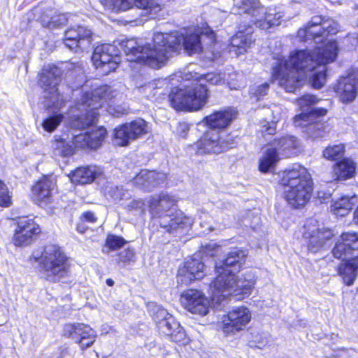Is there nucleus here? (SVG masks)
<instances>
[{"instance_id":"53","label":"nucleus","mask_w":358,"mask_h":358,"mask_svg":"<svg viewBox=\"0 0 358 358\" xmlns=\"http://www.w3.org/2000/svg\"><path fill=\"white\" fill-rule=\"evenodd\" d=\"M145 206L146 203L145 201L142 199H134L129 203L128 206L131 209L139 210L143 212L145 210Z\"/></svg>"},{"instance_id":"47","label":"nucleus","mask_w":358,"mask_h":358,"mask_svg":"<svg viewBox=\"0 0 358 358\" xmlns=\"http://www.w3.org/2000/svg\"><path fill=\"white\" fill-rule=\"evenodd\" d=\"M151 311L157 327L159 325L160 321L166 320L169 316H172L166 310L157 305H155Z\"/></svg>"},{"instance_id":"25","label":"nucleus","mask_w":358,"mask_h":358,"mask_svg":"<svg viewBox=\"0 0 358 358\" xmlns=\"http://www.w3.org/2000/svg\"><path fill=\"white\" fill-rule=\"evenodd\" d=\"M55 187V182L53 180L43 177L32 187V199L39 204L46 203L49 201Z\"/></svg>"},{"instance_id":"48","label":"nucleus","mask_w":358,"mask_h":358,"mask_svg":"<svg viewBox=\"0 0 358 358\" xmlns=\"http://www.w3.org/2000/svg\"><path fill=\"white\" fill-rule=\"evenodd\" d=\"M11 203V197L6 184L0 180V206L7 207Z\"/></svg>"},{"instance_id":"12","label":"nucleus","mask_w":358,"mask_h":358,"mask_svg":"<svg viewBox=\"0 0 358 358\" xmlns=\"http://www.w3.org/2000/svg\"><path fill=\"white\" fill-rule=\"evenodd\" d=\"M251 318L250 310L245 306H240L223 315L220 327L225 334H232L243 330Z\"/></svg>"},{"instance_id":"49","label":"nucleus","mask_w":358,"mask_h":358,"mask_svg":"<svg viewBox=\"0 0 358 358\" xmlns=\"http://www.w3.org/2000/svg\"><path fill=\"white\" fill-rule=\"evenodd\" d=\"M219 249L220 245L214 242H210L201 246L202 253L209 256L215 255L217 253Z\"/></svg>"},{"instance_id":"59","label":"nucleus","mask_w":358,"mask_h":358,"mask_svg":"<svg viewBox=\"0 0 358 358\" xmlns=\"http://www.w3.org/2000/svg\"><path fill=\"white\" fill-rule=\"evenodd\" d=\"M317 196L321 200V202H325L326 199H328L329 198L330 194L323 193L322 192H318Z\"/></svg>"},{"instance_id":"34","label":"nucleus","mask_w":358,"mask_h":358,"mask_svg":"<svg viewBox=\"0 0 358 358\" xmlns=\"http://www.w3.org/2000/svg\"><path fill=\"white\" fill-rule=\"evenodd\" d=\"M356 165L350 159H345L337 163L334 167V172L338 179L345 180L353 176L355 173Z\"/></svg>"},{"instance_id":"54","label":"nucleus","mask_w":358,"mask_h":358,"mask_svg":"<svg viewBox=\"0 0 358 358\" xmlns=\"http://www.w3.org/2000/svg\"><path fill=\"white\" fill-rule=\"evenodd\" d=\"M268 89V85L267 83H264L258 86L252 92V94L257 98V99H259L262 96L266 95Z\"/></svg>"},{"instance_id":"44","label":"nucleus","mask_w":358,"mask_h":358,"mask_svg":"<svg viewBox=\"0 0 358 358\" xmlns=\"http://www.w3.org/2000/svg\"><path fill=\"white\" fill-rule=\"evenodd\" d=\"M63 120L64 116L62 114L49 117L43 121V127L45 131L52 132L60 124Z\"/></svg>"},{"instance_id":"5","label":"nucleus","mask_w":358,"mask_h":358,"mask_svg":"<svg viewBox=\"0 0 358 358\" xmlns=\"http://www.w3.org/2000/svg\"><path fill=\"white\" fill-rule=\"evenodd\" d=\"M153 222L166 232L173 233L180 229L191 227L194 219L177 208L173 196L161 193L152 196L147 202Z\"/></svg>"},{"instance_id":"31","label":"nucleus","mask_w":358,"mask_h":358,"mask_svg":"<svg viewBox=\"0 0 358 358\" xmlns=\"http://www.w3.org/2000/svg\"><path fill=\"white\" fill-rule=\"evenodd\" d=\"M339 273L347 285H352L358 273V259L353 258L339 266Z\"/></svg>"},{"instance_id":"38","label":"nucleus","mask_w":358,"mask_h":358,"mask_svg":"<svg viewBox=\"0 0 358 358\" xmlns=\"http://www.w3.org/2000/svg\"><path fill=\"white\" fill-rule=\"evenodd\" d=\"M126 124L133 141L146 134L150 129L148 123L143 119H137Z\"/></svg>"},{"instance_id":"39","label":"nucleus","mask_w":358,"mask_h":358,"mask_svg":"<svg viewBox=\"0 0 358 358\" xmlns=\"http://www.w3.org/2000/svg\"><path fill=\"white\" fill-rule=\"evenodd\" d=\"M242 8L246 13L252 15L254 20H258L261 14L264 12L265 7L259 0H243Z\"/></svg>"},{"instance_id":"15","label":"nucleus","mask_w":358,"mask_h":358,"mask_svg":"<svg viewBox=\"0 0 358 358\" xmlns=\"http://www.w3.org/2000/svg\"><path fill=\"white\" fill-rule=\"evenodd\" d=\"M41 229L32 219L20 218L16 222L12 241L15 246L22 247L29 245L40 234Z\"/></svg>"},{"instance_id":"35","label":"nucleus","mask_w":358,"mask_h":358,"mask_svg":"<svg viewBox=\"0 0 358 358\" xmlns=\"http://www.w3.org/2000/svg\"><path fill=\"white\" fill-rule=\"evenodd\" d=\"M355 197L343 196L335 201L331 206V211L337 216H345L352 210Z\"/></svg>"},{"instance_id":"7","label":"nucleus","mask_w":358,"mask_h":358,"mask_svg":"<svg viewBox=\"0 0 358 358\" xmlns=\"http://www.w3.org/2000/svg\"><path fill=\"white\" fill-rule=\"evenodd\" d=\"M280 184L284 187V198L292 207L304 206L313 193V180L306 168L299 164L283 172Z\"/></svg>"},{"instance_id":"21","label":"nucleus","mask_w":358,"mask_h":358,"mask_svg":"<svg viewBox=\"0 0 358 358\" xmlns=\"http://www.w3.org/2000/svg\"><path fill=\"white\" fill-rule=\"evenodd\" d=\"M166 180V174L155 171L141 170L133 178L134 185L146 191H152L154 188L163 185Z\"/></svg>"},{"instance_id":"30","label":"nucleus","mask_w":358,"mask_h":358,"mask_svg":"<svg viewBox=\"0 0 358 358\" xmlns=\"http://www.w3.org/2000/svg\"><path fill=\"white\" fill-rule=\"evenodd\" d=\"M284 14L280 11H275L272 8H264V12L261 14L258 20H254L257 27L262 29H268L271 27L278 26L281 23V19Z\"/></svg>"},{"instance_id":"6","label":"nucleus","mask_w":358,"mask_h":358,"mask_svg":"<svg viewBox=\"0 0 358 358\" xmlns=\"http://www.w3.org/2000/svg\"><path fill=\"white\" fill-rule=\"evenodd\" d=\"M116 96V92L107 85L100 86L91 92H86L80 100L70 110V125L78 129H84L94 124L98 117L97 109L103 102Z\"/></svg>"},{"instance_id":"42","label":"nucleus","mask_w":358,"mask_h":358,"mask_svg":"<svg viewBox=\"0 0 358 358\" xmlns=\"http://www.w3.org/2000/svg\"><path fill=\"white\" fill-rule=\"evenodd\" d=\"M344 153V145L342 144L327 148L323 152L325 158L336 160L341 158Z\"/></svg>"},{"instance_id":"61","label":"nucleus","mask_w":358,"mask_h":358,"mask_svg":"<svg viewBox=\"0 0 358 358\" xmlns=\"http://www.w3.org/2000/svg\"><path fill=\"white\" fill-rule=\"evenodd\" d=\"M84 82V76L82 75L79 77V80L78 81V85H76L74 86H71V87L72 88V91L73 90V88L76 87L77 88L78 87L80 86Z\"/></svg>"},{"instance_id":"8","label":"nucleus","mask_w":358,"mask_h":358,"mask_svg":"<svg viewBox=\"0 0 358 358\" xmlns=\"http://www.w3.org/2000/svg\"><path fill=\"white\" fill-rule=\"evenodd\" d=\"M44 278L52 282H59L69 273L70 264L64 251L56 245H46L41 255L35 257Z\"/></svg>"},{"instance_id":"18","label":"nucleus","mask_w":358,"mask_h":358,"mask_svg":"<svg viewBox=\"0 0 358 358\" xmlns=\"http://www.w3.org/2000/svg\"><path fill=\"white\" fill-rule=\"evenodd\" d=\"M106 134V129L101 127L93 129L90 132L73 135L71 141V145L73 146V150L75 148L96 149L101 145Z\"/></svg>"},{"instance_id":"13","label":"nucleus","mask_w":358,"mask_h":358,"mask_svg":"<svg viewBox=\"0 0 358 358\" xmlns=\"http://www.w3.org/2000/svg\"><path fill=\"white\" fill-rule=\"evenodd\" d=\"M180 301L182 306L192 314L205 316L209 312L210 300L201 290L187 289L181 294Z\"/></svg>"},{"instance_id":"52","label":"nucleus","mask_w":358,"mask_h":358,"mask_svg":"<svg viewBox=\"0 0 358 358\" xmlns=\"http://www.w3.org/2000/svg\"><path fill=\"white\" fill-rule=\"evenodd\" d=\"M119 259L120 262L124 263L134 262L135 261L134 252L131 249H127L119 255Z\"/></svg>"},{"instance_id":"58","label":"nucleus","mask_w":358,"mask_h":358,"mask_svg":"<svg viewBox=\"0 0 358 358\" xmlns=\"http://www.w3.org/2000/svg\"><path fill=\"white\" fill-rule=\"evenodd\" d=\"M203 34H205L211 42H213L215 40V33L210 29H206L205 31L202 32Z\"/></svg>"},{"instance_id":"11","label":"nucleus","mask_w":358,"mask_h":358,"mask_svg":"<svg viewBox=\"0 0 358 358\" xmlns=\"http://www.w3.org/2000/svg\"><path fill=\"white\" fill-rule=\"evenodd\" d=\"M92 60L96 69H101L103 73H108L115 71L120 62L118 50L110 43L97 45L94 50Z\"/></svg>"},{"instance_id":"60","label":"nucleus","mask_w":358,"mask_h":358,"mask_svg":"<svg viewBox=\"0 0 358 358\" xmlns=\"http://www.w3.org/2000/svg\"><path fill=\"white\" fill-rule=\"evenodd\" d=\"M322 124L320 123H316L315 124H311L308 127V130L309 131H313L315 130L320 131L322 128Z\"/></svg>"},{"instance_id":"27","label":"nucleus","mask_w":358,"mask_h":358,"mask_svg":"<svg viewBox=\"0 0 358 358\" xmlns=\"http://www.w3.org/2000/svg\"><path fill=\"white\" fill-rule=\"evenodd\" d=\"M270 145L275 149L279 155L290 157L297 154L299 142L295 137L287 136L275 139Z\"/></svg>"},{"instance_id":"41","label":"nucleus","mask_w":358,"mask_h":358,"mask_svg":"<svg viewBox=\"0 0 358 358\" xmlns=\"http://www.w3.org/2000/svg\"><path fill=\"white\" fill-rule=\"evenodd\" d=\"M134 6L147 10L150 15H155L162 9L157 0H134Z\"/></svg>"},{"instance_id":"32","label":"nucleus","mask_w":358,"mask_h":358,"mask_svg":"<svg viewBox=\"0 0 358 358\" xmlns=\"http://www.w3.org/2000/svg\"><path fill=\"white\" fill-rule=\"evenodd\" d=\"M279 159V153L273 147L269 145L263 152L262 157L259 160V170L262 172L270 171L274 167Z\"/></svg>"},{"instance_id":"1","label":"nucleus","mask_w":358,"mask_h":358,"mask_svg":"<svg viewBox=\"0 0 358 358\" xmlns=\"http://www.w3.org/2000/svg\"><path fill=\"white\" fill-rule=\"evenodd\" d=\"M338 50L337 43L333 41L314 50H294L288 59H276L272 76L288 92H294L308 78L314 88L320 89L326 81L325 64L336 59Z\"/></svg>"},{"instance_id":"57","label":"nucleus","mask_w":358,"mask_h":358,"mask_svg":"<svg viewBox=\"0 0 358 358\" xmlns=\"http://www.w3.org/2000/svg\"><path fill=\"white\" fill-rule=\"evenodd\" d=\"M82 217L85 221L93 223L96 221V217L94 214L90 211L84 213Z\"/></svg>"},{"instance_id":"22","label":"nucleus","mask_w":358,"mask_h":358,"mask_svg":"<svg viewBox=\"0 0 358 358\" xmlns=\"http://www.w3.org/2000/svg\"><path fill=\"white\" fill-rule=\"evenodd\" d=\"M237 112L230 108L215 111L206 116L203 121L206 124L213 129H223L227 127L236 117Z\"/></svg>"},{"instance_id":"55","label":"nucleus","mask_w":358,"mask_h":358,"mask_svg":"<svg viewBox=\"0 0 358 358\" xmlns=\"http://www.w3.org/2000/svg\"><path fill=\"white\" fill-rule=\"evenodd\" d=\"M189 125L185 122H181L178 124L176 132L181 138H185L189 131Z\"/></svg>"},{"instance_id":"29","label":"nucleus","mask_w":358,"mask_h":358,"mask_svg":"<svg viewBox=\"0 0 358 358\" xmlns=\"http://www.w3.org/2000/svg\"><path fill=\"white\" fill-rule=\"evenodd\" d=\"M357 91L358 79L347 78L339 83L337 92L343 102H351L355 99Z\"/></svg>"},{"instance_id":"43","label":"nucleus","mask_w":358,"mask_h":358,"mask_svg":"<svg viewBox=\"0 0 358 358\" xmlns=\"http://www.w3.org/2000/svg\"><path fill=\"white\" fill-rule=\"evenodd\" d=\"M343 243L352 250H358V234L355 232H345L340 237Z\"/></svg>"},{"instance_id":"3","label":"nucleus","mask_w":358,"mask_h":358,"mask_svg":"<svg viewBox=\"0 0 358 358\" xmlns=\"http://www.w3.org/2000/svg\"><path fill=\"white\" fill-rule=\"evenodd\" d=\"M246 253L245 251L235 248L229 252L226 258L215 266L217 276L210 285L212 300L218 303L223 299L234 296L241 300L248 297L254 289L257 276L252 271H248L240 276L229 268H240L245 263Z\"/></svg>"},{"instance_id":"64","label":"nucleus","mask_w":358,"mask_h":358,"mask_svg":"<svg viewBox=\"0 0 358 358\" xmlns=\"http://www.w3.org/2000/svg\"><path fill=\"white\" fill-rule=\"evenodd\" d=\"M323 136H324L323 134H321L320 133L313 134V137H314V138H322Z\"/></svg>"},{"instance_id":"24","label":"nucleus","mask_w":358,"mask_h":358,"mask_svg":"<svg viewBox=\"0 0 358 358\" xmlns=\"http://www.w3.org/2000/svg\"><path fill=\"white\" fill-rule=\"evenodd\" d=\"M254 41L250 27L245 31L239 29L231 37L229 52H234L237 56L243 55L248 51Z\"/></svg>"},{"instance_id":"36","label":"nucleus","mask_w":358,"mask_h":358,"mask_svg":"<svg viewBox=\"0 0 358 358\" xmlns=\"http://www.w3.org/2000/svg\"><path fill=\"white\" fill-rule=\"evenodd\" d=\"M103 7L113 13L126 11L134 6V0H99Z\"/></svg>"},{"instance_id":"14","label":"nucleus","mask_w":358,"mask_h":358,"mask_svg":"<svg viewBox=\"0 0 358 358\" xmlns=\"http://www.w3.org/2000/svg\"><path fill=\"white\" fill-rule=\"evenodd\" d=\"M227 148V143L221 141L219 133L213 130L206 132L196 143L189 145L190 152L197 155L218 154Z\"/></svg>"},{"instance_id":"17","label":"nucleus","mask_w":358,"mask_h":358,"mask_svg":"<svg viewBox=\"0 0 358 358\" xmlns=\"http://www.w3.org/2000/svg\"><path fill=\"white\" fill-rule=\"evenodd\" d=\"M318 99L311 94H306L298 99V105L300 106L302 113L294 117V123L296 127H306L312 121L315 115H324L326 110L321 109L317 111L313 108L318 101Z\"/></svg>"},{"instance_id":"16","label":"nucleus","mask_w":358,"mask_h":358,"mask_svg":"<svg viewBox=\"0 0 358 358\" xmlns=\"http://www.w3.org/2000/svg\"><path fill=\"white\" fill-rule=\"evenodd\" d=\"M63 335L71 338L84 350L90 347L95 341L96 334L90 326L83 324H66L64 326Z\"/></svg>"},{"instance_id":"20","label":"nucleus","mask_w":358,"mask_h":358,"mask_svg":"<svg viewBox=\"0 0 358 358\" xmlns=\"http://www.w3.org/2000/svg\"><path fill=\"white\" fill-rule=\"evenodd\" d=\"M204 264L199 258L192 257L185 262L178 271L177 280L182 284L188 285L195 280L204 276Z\"/></svg>"},{"instance_id":"40","label":"nucleus","mask_w":358,"mask_h":358,"mask_svg":"<svg viewBox=\"0 0 358 358\" xmlns=\"http://www.w3.org/2000/svg\"><path fill=\"white\" fill-rule=\"evenodd\" d=\"M127 124H122L114 130L113 142L118 146H127L129 145L132 138L128 130Z\"/></svg>"},{"instance_id":"2","label":"nucleus","mask_w":358,"mask_h":358,"mask_svg":"<svg viewBox=\"0 0 358 358\" xmlns=\"http://www.w3.org/2000/svg\"><path fill=\"white\" fill-rule=\"evenodd\" d=\"M181 42L189 55L202 50L201 38L193 29L184 30V32H155L149 38L122 41L120 45L127 60L158 69L166 64L173 52L179 50Z\"/></svg>"},{"instance_id":"33","label":"nucleus","mask_w":358,"mask_h":358,"mask_svg":"<svg viewBox=\"0 0 358 358\" xmlns=\"http://www.w3.org/2000/svg\"><path fill=\"white\" fill-rule=\"evenodd\" d=\"M68 18L65 14H56L53 10L45 12L41 16V22L43 27L55 29L65 24Z\"/></svg>"},{"instance_id":"23","label":"nucleus","mask_w":358,"mask_h":358,"mask_svg":"<svg viewBox=\"0 0 358 358\" xmlns=\"http://www.w3.org/2000/svg\"><path fill=\"white\" fill-rule=\"evenodd\" d=\"M157 327L162 334L170 336L173 342L182 344L187 342L185 330L173 316H169L166 320L160 321Z\"/></svg>"},{"instance_id":"26","label":"nucleus","mask_w":358,"mask_h":358,"mask_svg":"<svg viewBox=\"0 0 358 358\" xmlns=\"http://www.w3.org/2000/svg\"><path fill=\"white\" fill-rule=\"evenodd\" d=\"M101 173L102 171L99 167L87 166L76 169L69 175V178L73 183L85 185L91 183Z\"/></svg>"},{"instance_id":"50","label":"nucleus","mask_w":358,"mask_h":358,"mask_svg":"<svg viewBox=\"0 0 358 358\" xmlns=\"http://www.w3.org/2000/svg\"><path fill=\"white\" fill-rule=\"evenodd\" d=\"M135 85L141 92H145L146 90H151L154 88V85L152 83L145 80L141 76L136 77L135 79Z\"/></svg>"},{"instance_id":"51","label":"nucleus","mask_w":358,"mask_h":358,"mask_svg":"<svg viewBox=\"0 0 358 358\" xmlns=\"http://www.w3.org/2000/svg\"><path fill=\"white\" fill-rule=\"evenodd\" d=\"M201 222H200V226L201 228L203 229V233H210L215 230V228L213 227L210 224V217L207 214H203L200 217Z\"/></svg>"},{"instance_id":"45","label":"nucleus","mask_w":358,"mask_h":358,"mask_svg":"<svg viewBox=\"0 0 358 358\" xmlns=\"http://www.w3.org/2000/svg\"><path fill=\"white\" fill-rule=\"evenodd\" d=\"M126 243V241L120 236L108 235L106 241L105 247L108 248V251L116 250L123 247Z\"/></svg>"},{"instance_id":"46","label":"nucleus","mask_w":358,"mask_h":358,"mask_svg":"<svg viewBox=\"0 0 358 358\" xmlns=\"http://www.w3.org/2000/svg\"><path fill=\"white\" fill-rule=\"evenodd\" d=\"M352 251L346 246L343 240L340 238L339 240L336 243L335 247L332 250V253L334 257L338 259H345L347 258V255L350 254Z\"/></svg>"},{"instance_id":"56","label":"nucleus","mask_w":358,"mask_h":358,"mask_svg":"<svg viewBox=\"0 0 358 358\" xmlns=\"http://www.w3.org/2000/svg\"><path fill=\"white\" fill-rule=\"evenodd\" d=\"M262 133L263 134H267L269 135H273L275 132V122H272L271 123L266 122L264 126L262 129Z\"/></svg>"},{"instance_id":"28","label":"nucleus","mask_w":358,"mask_h":358,"mask_svg":"<svg viewBox=\"0 0 358 358\" xmlns=\"http://www.w3.org/2000/svg\"><path fill=\"white\" fill-rule=\"evenodd\" d=\"M91 36V30L85 27H71L65 32L64 43L67 48L73 50L78 46L81 40L88 39Z\"/></svg>"},{"instance_id":"62","label":"nucleus","mask_w":358,"mask_h":358,"mask_svg":"<svg viewBox=\"0 0 358 358\" xmlns=\"http://www.w3.org/2000/svg\"><path fill=\"white\" fill-rule=\"evenodd\" d=\"M113 196L115 199H123V195H120L119 193L117 194L116 192L114 193Z\"/></svg>"},{"instance_id":"10","label":"nucleus","mask_w":358,"mask_h":358,"mask_svg":"<svg viewBox=\"0 0 358 358\" xmlns=\"http://www.w3.org/2000/svg\"><path fill=\"white\" fill-rule=\"evenodd\" d=\"M338 23L331 18L315 16L303 29L298 31L297 36L302 41L313 40L315 43H324L329 35L338 32Z\"/></svg>"},{"instance_id":"9","label":"nucleus","mask_w":358,"mask_h":358,"mask_svg":"<svg viewBox=\"0 0 358 358\" xmlns=\"http://www.w3.org/2000/svg\"><path fill=\"white\" fill-rule=\"evenodd\" d=\"M61 71L55 66L44 68L40 75L39 85L45 92V97L50 99L49 107L60 108L66 101L69 92L63 90L60 85ZM69 91V89H67Z\"/></svg>"},{"instance_id":"63","label":"nucleus","mask_w":358,"mask_h":358,"mask_svg":"<svg viewBox=\"0 0 358 358\" xmlns=\"http://www.w3.org/2000/svg\"><path fill=\"white\" fill-rule=\"evenodd\" d=\"M106 284L108 285V286H113V284H114V282L112 279H107L106 280Z\"/></svg>"},{"instance_id":"4","label":"nucleus","mask_w":358,"mask_h":358,"mask_svg":"<svg viewBox=\"0 0 358 358\" xmlns=\"http://www.w3.org/2000/svg\"><path fill=\"white\" fill-rule=\"evenodd\" d=\"M182 78L191 83L173 88L169 95L171 106L176 110H201L208 102L209 96L206 84L222 85L225 83V74L217 73L201 75L196 72H185Z\"/></svg>"},{"instance_id":"37","label":"nucleus","mask_w":358,"mask_h":358,"mask_svg":"<svg viewBox=\"0 0 358 358\" xmlns=\"http://www.w3.org/2000/svg\"><path fill=\"white\" fill-rule=\"evenodd\" d=\"M52 148L55 155L63 157L70 156L73 153V146L71 141H66L62 137H55L54 141H52Z\"/></svg>"},{"instance_id":"19","label":"nucleus","mask_w":358,"mask_h":358,"mask_svg":"<svg viewBox=\"0 0 358 358\" xmlns=\"http://www.w3.org/2000/svg\"><path fill=\"white\" fill-rule=\"evenodd\" d=\"M313 222L315 221H311L310 224L305 226L306 231L303 236L308 240V250L313 252H317L325 246L327 241L331 238L333 234L329 229H320Z\"/></svg>"}]
</instances>
